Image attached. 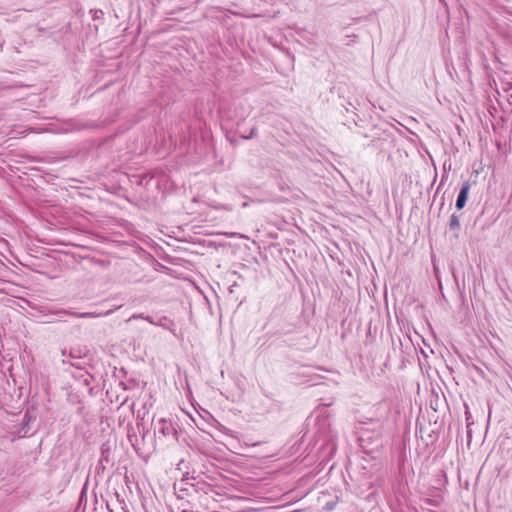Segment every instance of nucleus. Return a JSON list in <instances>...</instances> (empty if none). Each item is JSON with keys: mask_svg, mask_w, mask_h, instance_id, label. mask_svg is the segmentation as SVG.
I'll return each mask as SVG.
<instances>
[{"mask_svg": "<svg viewBox=\"0 0 512 512\" xmlns=\"http://www.w3.org/2000/svg\"><path fill=\"white\" fill-rule=\"evenodd\" d=\"M130 261L134 266H130V272L133 274L134 282L150 281L147 273L154 269L155 258L142 249L136 242L130 241Z\"/></svg>", "mask_w": 512, "mask_h": 512, "instance_id": "f257e3e1", "label": "nucleus"}, {"mask_svg": "<svg viewBox=\"0 0 512 512\" xmlns=\"http://www.w3.org/2000/svg\"><path fill=\"white\" fill-rule=\"evenodd\" d=\"M139 318H143V319L147 320L152 325L160 326V327L170 330V331L174 330L173 328L175 325H174L173 321L170 320L166 316H160L157 318V320H155L154 318H152L150 316L143 317L142 314H133L132 316H130V320L139 319Z\"/></svg>", "mask_w": 512, "mask_h": 512, "instance_id": "f03ea898", "label": "nucleus"}, {"mask_svg": "<svg viewBox=\"0 0 512 512\" xmlns=\"http://www.w3.org/2000/svg\"><path fill=\"white\" fill-rule=\"evenodd\" d=\"M155 429L163 436H175L177 431L171 420L160 418L155 423Z\"/></svg>", "mask_w": 512, "mask_h": 512, "instance_id": "7ed1b4c3", "label": "nucleus"}, {"mask_svg": "<svg viewBox=\"0 0 512 512\" xmlns=\"http://www.w3.org/2000/svg\"><path fill=\"white\" fill-rule=\"evenodd\" d=\"M470 188H471V184L469 181H465L462 184L461 189H460L459 194L456 199V203H455V207L457 208V210H461L462 208H464V206L467 202V199H468V194H469Z\"/></svg>", "mask_w": 512, "mask_h": 512, "instance_id": "20e7f679", "label": "nucleus"}, {"mask_svg": "<svg viewBox=\"0 0 512 512\" xmlns=\"http://www.w3.org/2000/svg\"><path fill=\"white\" fill-rule=\"evenodd\" d=\"M449 228L455 231V237H458V231L460 229V220L456 214H452L449 221Z\"/></svg>", "mask_w": 512, "mask_h": 512, "instance_id": "39448f33", "label": "nucleus"}, {"mask_svg": "<svg viewBox=\"0 0 512 512\" xmlns=\"http://www.w3.org/2000/svg\"><path fill=\"white\" fill-rule=\"evenodd\" d=\"M337 503H338V497L335 496L334 498H332L331 500L326 501L323 504V510L326 511V512H331L332 510H334V508L336 507Z\"/></svg>", "mask_w": 512, "mask_h": 512, "instance_id": "423d86ee", "label": "nucleus"}, {"mask_svg": "<svg viewBox=\"0 0 512 512\" xmlns=\"http://www.w3.org/2000/svg\"><path fill=\"white\" fill-rule=\"evenodd\" d=\"M174 490L178 499H184L188 491L186 488L178 486V484L174 485Z\"/></svg>", "mask_w": 512, "mask_h": 512, "instance_id": "0eeeda50", "label": "nucleus"}, {"mask_svg": "<svg viewBox=\"0 0 512 512\" xmlns=\"http://www.w3.org/2000/svg\"><path fill=\"white\" fill-rule=\"evenodd\" d=\"M73 316L75 317H79V318H95V317H99L101 314H97V313H94V312H84V313H71Z\"/></svg>", "mask_w": 512, "mask_h": 512, "instance_id": "6e6552de", "label": "nucleus"}, {"mask_svg": "<svg viewBox=\"0 0 512 512\" xmlns=\"http://www.w3.org/2000/svg\"><path fill=\"white\" fill-rule=\"evenodd\" d=\"M115 496H116L117 502L119 503V505H120L121 509L123 510V512H128L126 510V503H125L124 498L121 497L118 492H116Z\"/></svg>", "mask_w": 512, "mask_h": 512, "instance_id": "1a4fd4ad", "label": "nucleus"}, {"mask_svg": "<svg viewBox=\"0 0 512 512\" xmlns=\"http://www.w3.org/2000/svg\"><path fill=\"white\" fill-rule=\"evenodd\" d=\"M91 13H93L94 19H100L103 16V11L100 9L91 10Z\"/></svg>", "mask_w": 512, "mask_h": 512, "instance_id": "9d476101", "label": "nucleus"}, {"mask_svg": "<svg viewBox=\"0 0 512 512\" xmlns=\"http://www.w3.org/2000/svg\"><path fill=\"white\" fill-rule=\"evenodd\" d=\"M256 134H257V129H256V127H253V128L251 129L250 134H249V135H247V136H244V139H250V138H253L254 136H256Z\"/></svg>", "mask_w": 512, "mask_h": 512, "instance_id": "9b49d317", "label": "nucleus"}, {"mask_svg": "<svg viewBox=\"0 0 512 512\" xmlns=\"http://www.w3.org/2000/svg\"><path fill=\"white\" fill-rule=\"evenodd\" d=\"M135 181L137 184H142V180H139V176H136V175H133V176H130V182H133Z\"/></svg>", "mask_w": 512, "mask_h": 512, "instance_id": "f8f14e48", "label": "nucleus"}, {"mask_svg": "<svg viewBox=\"0 0 512 512\" xmlns=\"http://www.w3.org/2000/svg\"><path fill=\"white\" fill-rule=\"evenodd\" d=\"M465 415H466L467 427L469 428L471 416H470V413L468 411L465 412Z\"/></svg>", "mask_w": 512, "mask_h": 512, "instance_id": "ddd939ff", "label": "nucleus"}, {"mask_svg": "<svg viewBox=\"0 0 512 512\" xmlns=\"http://www.w3.org/2000/svg\"><path fill=\"white\" fill-rule=\"evenodd\" d=\"M124 482H125L126 485L128 484V475H127V473H125V475H124Z\"/></svg>", "mask_w": 512, "mask_h": 512, "instance_id": "4468645a", "label": "nucleus"}, {"mask_svg": "<svg viewBox=\"0 0 512 512\" xmlns=\"http://www.w3.org/2000/svg\"><path fill=\"white\" fill-rule=\"evenodd\" d=\"M140 417H141V411H140V410H138V412H137V418L139 419Z\"/></svg>", "mask_w": 512, "mask_h": 512, "instance_id": "2eb2a0df", "label": "nucleus"}, {"mask_svg": "<svg viewBox=\"0 0 512 512\" xmlns=\"http://www.w3.org/2000/svg\"><path fill=\"white\" fill-rule=\"evenodd\" d=\"M127 397L124 398V400L122 401V405L127 401Z\"/></svg>", "mask_w": 512, "mask_h": 512, "instance_id": "dca6fc26", "label": "nucleus"}, {"mask_svg": "<svg viewBox=\"0 0 512 512\" xmlns=\"http://www.w3.org/2000/svg\"><path fill=\"white\" fill-rule=\"evenodd\" d=\"M182 512H188V511L184 509V510H182Z\"/></svg>", "mask_w": 512, "mask_h": 512, "instance_id": "f3484780", "label": "nucleus"}]
</instances>
